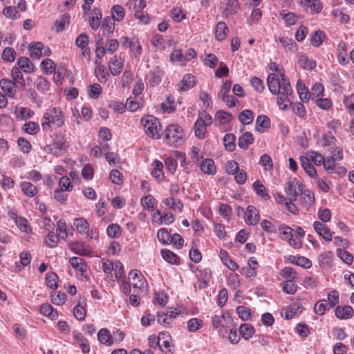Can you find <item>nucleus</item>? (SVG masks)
Here are the masks:
<instances>
[{"mask_svg": "<svg viewBox=\"0 0 354 354\" xmlns=\"http://www.w3.org/2000/svg\"><path fill=\"white\" fill-rule=\"evenodd\" d=\"M267 83L270 91L274 95H287L292 92L289 80L286 78L284 73H280L279 77L274 73L269 74Z\"/></svg>", "mask_w": 354, "mask_h": 354, "instance_id": "f257e3e1", "label": "nucleus"}, {"mask_svg": "<svg viewBox=\"0 0 354 354\" xmlns=\"http://www.w3.org/2000/svg\"><path fill=\"white\" fill-rule=\"evenodd\" d=\"M51 124L57 128H62L65 124V117L61 108L53 107L44 113L41 122L42 129H50Z\"/></svg>", "mask_w": 354, "mask_h": 354, "instance_id": "f03ea898", "label": "nucleus"}, {"mask_svg": "<svg viewBox=\"0 0 354 354\" xmlns=\"http://www.w3.org/2000/svg\"><path fill=\"white\" fill-rule=\"evenodd\" d=\"M163 133V141L167 146L178 147L184 142L185 133L183 128L177 124L168 125Z\"/></svg>", "mask_w": 354, "mask_h": 354, "instance_id": "7ed1b4c3", "label": "nucleus"}, {"mask_svg": "<svg viewBox=\"0 0 354 354\" xmlns=\"http://www.w3.org/2000/svg\"><path fill=\"white\" fill-rule=\"evenodd\" d=\"M70 147L65 136L60 132L55 133L52 137V142L44 147L43 151L49 154L59 156L66 153Z\"/></svg>", "mask_w": 354, "mask_h": 354, "instance_id": "20e7f679", "label": "nucleus"}, {"mask_svg": "<svg viewBox=\"0 0 354 354\" xmlns=\"http://www.w3.org/2000/svg\"><path fill=\"white\" fill-rule=\"evenodd\" d=\"M141 123L149 137L156 140L160 138L162 134V126L157 118L151 115H145L141 118Z\"/></svg>", "mask_w": 354, "mask_h": 354, "instance_id": "39448f33", "label": "nucleus"}, {"mask_svg": "<svg viewBox=\"0 0 354 354\" xmlns=\"http://www.w3.org/2000/svg\"><path fill=\"white\" fill-rule=\"evenodd\" d=\"M213 122L212 117L206 111L199 113L194 124V133L199 139H204L207 133V127L212 125Z\"/></svg>", "mask_w": 354, "mask_h": 354, "instance_id": "423d86ee", "label": "nucleus"}, {"mask_svg": "<svg viewBox=\"0 0 354 354\" xmlns=\"http://www.w3.org/2000/svg\"><path fill=\"white\" fill-rule=\"evenodd\" d=\"M300 183L296 178L290 179L285 188V192L289 201H295L299 192L301 191Z\"/></svg>", "mask_w": 354, "mask_h": 354, "instance_id": "0eeeda50", "label": "nucleus"}, {"mask_svg": "<svg viewBox=\"0 0 354 354\" xmlns=\"http://www.w3.org/2000/svg\"><path fill=\"white\" fill-rule=\"evenodd\" d=\"M0 87L3 95L11 99H15L17 88L19 87L17 83L9 79H1L0 80Z\"/></svg>", "mask_w": 354, "mask_h": 354, "instance_id": "6e6552de", "label": "nucleus"}, {"mask_svg": "<svg viewBox=\"0 0 354 354\" xmlns=\"http://www.w3.org/2000/svg\"><path fill=\"white\" fill-rule=\"evenodd\" d=\"M260 221L259 210L253 205H249L245 213V221L248 225H256Z\"/></svg>", "mask_w": 354, "mask_h": 354, "instance_id": "1a4fd4ad", "label": "nucleus"}, {"mask_svg": "<svg viewBox=\"0 0 354 354\" xmlns=\"http://www.w3.org/2000/svg\"><path fill=\"white\" fill-rule=\"evenodd\" d=\"M315 231L326 241H331L333 239V232L330 231L326 224L319 221L313 223Z\"/></svg>", "mask_w": 354, "mask_h": 354, "instance_id": "9d476101", "label": "nucleus"}, {"mask_svg": "<svg viewBox=\"0 0 354 354\" xmlns=\"http://www.w3.org/2000/svg\"><path fill=\"white\" fill-rule=\"evenodd\" d=\"M303 307L300 304L293 303L290 306L284 308L282 310V315L286 319H292L299 316L302 312Z\"/></svg>", "mask_w": 354, "mask_h": 354, "instance_id": "9b49d317", "label": "nucleus"}, {"mask_svg": "<svg viewBox=\"0 0 354 354\" xmlns=\"http://www.w3.org/2000/svg\"><path fill=\"white\" fill-rule=\"evenodd\" d=\"M315 202L314 193L309 190H304L301 193V203L302 207L306 210L310 211Z\"/></svg>", "mask_w": 354, "mask_h": 354, "instance_id": "f8f14e48", "label": "nucleus"}, {"mask_svg": "<svg viewBox=\"0 0 354 354\" xmlns=\"http://www.w3.org/2000/svg\"><path fill=\"white\" fill-rule=\"evenodd\" d=\"M124 59L121 57L117 55L113 56L109 64V68L113 75H118L122 72L124 67Z\"/></svg>", "mask_w": 354, "mask_h": 354, "instance_id": "ddd939ff", "label": "nucleus"}, {"mask_svg": "<svg viewBox=\"0 0 354 354\" xmlns=\"http://www.w3.org/2000/svg\"><path fill=\"white\" fill-rule=\"evenodd\" d=\"M73 337L77 344L81 348L83 353H88L90 352L91 346L90 344L86 338L78 330H74L73 332Z\"/></svg>", "mask_w": 354, "mask_h": 354, "instance_id": "4468645a", "label": "nucleus"}, {"mask_svg": "<svg viewBox=\"0 0 354 354\" xmlns=\"http://www.w3.org/2000/svg\"><path fill=\"white\" fill-rule=\"evenodd\" d=\"M102 17V13L100 8H94L91 12V16L88 18V23L90 27L96 30L99 28L101 24V19Z\"/></svg>", "mask_w": 354, "mask_h": 354, "instance_id": "2eb2a0df", "label": "nucleus"}, {"mask_svg": "<svg viewBox=\"0 0 354 354\" xmlns=\"http://www.w3.org/2000/svg\"><path fill=\"white\" fill-rule=\"evenodd\" d=\"M86 301L85 298H80L73 309L74 316L77 320L83 321L85 319L86 315Z\"/></svg>", "mask_w": 354, "mask_h": 354, "instance_id": "dca6fc26", "label": "nucleus"}, {"mask_svg": "<svg viewBox=\"0 0 354 354\" xmlns=\"http://www.w3.org/2000/svg\"><path fill=\"white\" fill-rule=\"evenodd\" d=\"M115 27V23L113 18L109 16L104 17L101 26L102 35L108 37H111L113 35Z\"/></svg>", "mask_w": 354, "mask_h": 354, "instance_id": "f3484780", "label": "nucleus"}, {"mask_svg": "<svg viewBox=\"0 0 354 354\" xmlns=\"http://www.w3.org/2000/svg\"><path fill=\"white\" fill-rule=\"evenodd\" d=\"M151 166L153 167L151 174L158 182L161 183L165 178L163 172V164L158 160H155Z\"/></svg>", "mask_w": 354, "mask_h": 354, "instance_id": "a211bd4d", "label": "nucleus"}, {"mask_svg": "<svg viewBox=\"0 0 354 354\" xmlns=\"http://www.w3.org/2000/svg\"><path fill=\"white\" fill-rule=\"evenodd\" d=\"M176 196H169L163 200V203L170 209L180 213L183 210L184 205L179 199H176Z\"/></svg>", "mask_w": 354, "mask_h": 354, "instance_id": "6ab92c4d", "label": "nucleus"}, {"mask_svg": "<svg viewBox=\"0 0 354 354\" xmlns=\"http://www.w3.org/2000/svg\"><path fill=\"white\" fill-rule=\"evenodd\" d=\"M69 262L71 266L80 272L81 274L83 276L86 272L88 269V266L85 261V260L81 257H73L69 259Z\"/></svg>", "mask_w": 354, "mask_h": 354, "instance_id": "aec40b11", "label": "nucleus"}, {"mask_svg": "<svg viewBox=\"0 0 354 354\" xmlns=\"http://www.w3.org/2000/svg\"><path fill=\"white\" fill-rule=\"evenodd\" d=\"M219 255L222 262L232 271H236L239 269V265L231 259L229 253L224 249H221Z\"/></svg>", "mask_w": 354, "mask_h": 354, "instance_id": "412c9836", "label": "nucleus"}, {"mask_svg": "<svg viewBox=\"0 0 354 354\" xmlns=\"http://www.w3.org/2000/svg\"><path fill=\"white\" fill-rule=\"evenodd\" d=\"M335 314L338 319H348L353 316L354 310L350 306H337L335 310Z\"/></svg>", "mask_w": 354, "mask_h": 354, "instance_id": "4be33fe9", "label": "nucleus"}, {"mask_svg": "<svg viewBox=\"0 0 354 354\" xmlns=\"http://www.w3.org/2000/svg\"><path fill=\"white\" fill-rule=\"evenodd\" d=\"M240 7L239 0H226V5L223 15L225 17H228L231 15H235Z\"/></svg>", "mask_w": 354, "mask_h": 354, "instance_id": "5701e85b", "label": "nucleus"}, {"mask_svg": "<svg viewBox=\"0 0 354 354\" xmlns=\"http://www.w3.org/2000/svg\"><path fill=\"white\" fill-rule=\"evenodd\" d=\"M40 313L45 317H49L52 320L57 319L59 317V313L56 309H54L53 306L46 303L43 304L40 306Z\"/></svg>", "mask_w": 354, "mask_h": 354, "instance_id": "b1692460", "label": "nucleus"}, {"mask_svg": "<svg viewBox=\"0 0 354 354\" xmlns=\"http://www.w3.org/2000/svg\"><path fill=\"white\" fill-rule=\"evenodd\" d=\"M201 170L206 174L214 175L216 172L214 161L210 158L204 159L200 165Z\"/></svg>", "mask_w": 354, "mask_h": 354, "instance_id": "393cba45", "label": "nucleus"}, {"mask_svg": "<svg viewBox=\"0 0 354 354\" xmlns=\"http://www.w3.org/2000/svg\"><path fill=\"white\" fill-rule=\"evenodd\" d=\"M140 203L145 209L152 212L155 209L158 201L153 196L148 194L141 198Z\"/></svg>", "mask_w": 354, "mask_h": 354, "instance_id": "a878e982", "label": "nucleus"}, {"mask_svg": "<svg viewBox=\"0 0 354 354\" xmlns=\"http://www.w3.org/2000/svg\"><path fill=\"white\" fill-rule=\"evenodd\" d=\"M160 254L163 259L167 262L174 265H178L180 263V257L171 250L162 249Z\"/></svg>", "mask_w": 354, "mask_h": 354, "instance_id": "bb28decb", "label": "nucleus"}, {"mask_svg": "<svg viewBox=\"0 0 354 354\" xmlns=\"http://www.w3.org/2000/svg\"><path fill=\"white\" fill-rule=\"evenodd\" d=\"M270 120L265 115H260L256 120V129L260 133H264L270 128Z\"/></svg>", "mask_w": 354, "mask_h": 354, "instance_id": "cd10ccee", "label": "nucleus"}, {"mask_svg": "<svg viewBox=\"0 0 354 354\" xmlns=\"http://www.w3.org/2000/svg\"><path fill=\"white\" fill-rule=\"evenodd\" d=\"M228 28L225 22H218L215 28L214 35L215 37L218 41L224 40L228 33Z\"/></svg>", "mask_w": 354, "mask_h": 354, "instance_id": "c85d7f7f", "label": "nucleus"}, {"mask_svg": "<svg viewBox=\"0 0 354 354\" xmlns=\"http://www.w3.org/2000/svg\"><path fill=\"white\" fill-rule=\"evenodd\" d=\"M195 84V77L191 74H187L183 77L180 82L179 90L180 91H187L193 88Z\"/></svg>", "mask_w": 354, "mask_h": 354, "instance_id": "c756f323", "label": "nucleus"}, {"mask_svg": "<svg viewBox=\"0 0 354 354\" xmlns=\"http://www.w3.org/2000/svg\"><path fill=\"white\" fill-rule=\"evenodd\" d=\"M98 341L106 346H111L113 343L110 331L107 328H102L97 333Z\"/></svg>", "mask_w": 354, "mask_h": 354, "instance_id": "7c9ffc66", "label": "nucleus"}, {"mask_svg": "<svg viewBox=\"0 0 354 354\" xmlns=\"http://www.w3.org/2000/svg\"><path fill=\"white\" fill-rule=\"evenodd\" d=\"M71 21V16L68 13H64L55 22V28L57 32L64 30L68 26Z\"/></svg>", "mask_w": 354, "mask_h": 354, "instance_id": "2f4dec72", "label": "nucleus"}, {"mask_svg": "<svg viewBox=\"0 0 354 354\" xmlns=\"http://www.w3.org/2000/svg\"><path fill=\"white\" fill-rule=\"evenodd\" d=\"M17 64L19 66L18 68L25 73H30L35 70L34 64L28 57H20L18 59Z\"/></svg>", "mask_w": 354, "mask_h": 354, "instance_id": "473e14b6", "label": "nucleus"}, {"mask_svg": "<svg viewBox=\"0 0 354 354\" xmlns=\"http://www.w3.org/2000/svg\"><path fill=\"white\" fill-rule=\"evenodd\" d=\"M276 41H279L285 50H289L295 53L297 50V44L292 39L288 37H279L276 39Z\"/></svg>", "mask_w": 354, "mask_h": 354, "instance_id": "72a5a7b5", "label": "nucleus"}, {"mask_svg": "<svg viewBox=\"0 0 354 354\" xmlns=\"http://www.w3.org/2000/svg\"><path fill=\"white\" fill-rule=\"evenodd\" d=\"M11 77L12 78V81L15 83H17L19 87H21L22 89L24 88L26 82L20 68L15 66L13 67L11 70Z\"/></svg>", "mask_w": 354, "mask_h": 354, "instance_id": "f704fd0d", "label": "nucleus"}, {"mask_svg": "<svg viewBox=\"0 0 354 354\" xmlns=\"http://www.w3.org/2000/svg\"><path fill=\"white\" fill-rule=\"evenodd\" d=\"M240 335L246 340L250 339L255 333V328L250 324H243L239 326Z\"/></svg>", "mask_w": 354, "mask_h": 354, "instance_id": "c9c22d12", "label": "nucleus"}, {"mask_svg": "<svg viewBox=\"0 0 354 354\" xmlns=\"http://www.w3.org/2000/svg\"><path fill=\"white\" fill-rule=\"evenodd\" d=\"M254 142V137L251 132H245L239 138L238 145L242 149H247Z\"/></svg>", "mask_w": 354, "mask_h": 354, "instance_id": "e433bc0d", "label": "nucleus"}, {"mask_svg": "<svg viewBox=\"0 0 354 354\" xmlns=\"http://www.w3.org/2000/svg\"><path fill=\"white\" fill-rule=\"evenodd\" d=\"M297 89L300 100L304 102H307L310 100V92L308 88L301 80H298L297 83Z\"/></svg>", "mask_w": 354, "mask_h": 354, "instance_id": "4c0bfd02", "label": "nucleus"}, {"mask_svg": "<svg viewBox=\"0 0 354 354\" xmlns=\"http://www.w3.org/2000/svg\"><path fill=\"white\" fill-rule=\"evenodd\" d=\"M44 44L41 42L31 43L28 46V50L32 58L39 59L42 55V49Z\"/></svg>", "mask_w": 354, "mask_h": 354, "instance_id": "58836bf2", "label": "nucleus"}, {"mask_svg": "<svg viewBox=\"0 0 354 354\" xmlns=\"http://www.w3.org/2000/svg\"><path fill=\"white\" fill-rule=\"evenodd\" d=\"M301 162L302 167L311 178L317 177V171L308 158L301 157Z\"/></svg>", "mask_w": 354, "mask_h": 354, "instance_id": "ea45409f", "label": "nucleus"}, {"mask_svg": "<svg viewBox=\"0 0 354 354\" xmlns=\"http://www.w3.org/2000/svg\"><path fill=\"white\" fill-rule=\"evenodd\" d=\"M337 60L338 62L342 65H346L348 63V60L346 58V44L345 42L341 41L337 45Z\"/></svg>", "mask_w": 354, "mask_h": 354, "instance_id": "a19ab883", "label": "nucleus"}, {"mask_svg": "<svg viewBox=\"0 0 354 354\" xmlns=\"http://www.w3.org/2000/svg\"><path fill=\"white\" fill-rule=\"evenodd\" d=\"M304 6L310 10L313 14H319L323 9V5L320 0H304Z\"/></svg>", "mask_w": 354, "mask_h": 354, "instance_id": "79ce46f5", "label": "nucleus"}, {"mask_svg": "<svg viewBox=\"0 0 354 354\" xmlns=\"http://www.w3.org/2000/svg\"><path fill=\"white\" fill-rule=\"evenodd\" d=\"M111 18L115 21H121L125 17V10L121 5H115L111 9Z\"/></svg>", "mask_w": 354, "mask_h": 354, "instance_id": "37998d69", "label": "nucleus"}, {"mask_svg": "<svg viewBox=\"0 0 354 354\" xmlns=\"http://www.w3.org/2000/svg\"><path fill=\"white\" fill-rule=\"evenodd\" d=\"M19 186L24 194L28 197H33L37 193V187L31 183L24 181Z\"/></svg>", "mask_w": 354, "mask_h": 354, "instance_id": "c03bdc74", "label": "nucleus"}, {"mask_svg": "<svg viewBox=\"0 0 354 354\" xmlns=\"http://www.w3.org/2000/svg\"><path fill=\"white\" fill-rule=\"evenodd\" d=\"M326 37V35L324 31L322 30H316L314 32L312 33L310 36V44L314 47H319L320 46Z\"/></svg>", "mask_w": 354, "mask_h": 354, "instance_id": "a18cd8bd", "label": "nucleus"}, {"mask_svg": "<svg viewBox=\"0 0 354 354\" xmlns=\"http://www.w3.org/2000/svg\"><path fill=\"white\" fill-rule=\"evenodd\" d=\"M253 189L255 191L257 195L261 197L262 199L267 201L270 198V196L266 192L265 186L259 180H256L253 183Z\"/></svg>", "mask_w": 354, "mask_h": 354, "instance_id": "49530a36", "label": "nucleus"}, {"mask_svg": "<svg viewBox=\"0 0 354 354\" xmlns=\"http://www.w3.org/2000/svg\"><path fill=\"white\" fill-rule=\"evenodd\" d=\"M236 136L233 133H227L223 138V145L225 149L228 151H234L236 148Z\"/></svg>", "mask_w": 354, "mask_h": 354, "instance_id": "de8ad7c7", "label": "nucleus"}, {"mask_svg": "<svg viewBox=\"0 0 354 354\" xmlns=\"http://www.w3.org/2000/svg\"><path fill=\"white\" fill-rule=\"evenodd\" d=\"M74 225L75 226L77 231L80 234L87 233L88 232L89 224L83 217L75 219Z\"/></svg>", "mask_w": 354, "mask_h": 354, "instance_id": "09e8293b", "label": "nucleus"}, {"mask_svg": "<svg viewBox=\"0 0 354 354\" xmlns=\"http://www.w3.org/2000/svg\"><path fill=\"white\" fill-rule=\"evenodd\" d=\"M223 320L227 321V319H231V317L229 313H225L221 315H215L212 317V327L215 329L219 328L221 327H223L222 322Z\"/></svg>", "mask_w": 354, "mask_h": 354, "instance_id": "8fccbe9b", "label": "nucleus"}, {"mask_svg": "<svg viewBox=\"0 0 354 354\" xmlns=\"http://www.w3.org/2000/svg\"><path fill=\"white\" fill-rule=\"evenodd\" d=\"M239 120L243 124H250L254 120L253 111L249 109L243 110L239 113Z\"/></svg>", "mask_w": 354, "mask_h": 354, "instance_id": "3c124183", "label": "nucleus"}, {"mask_svg": "<svg viewBox=\"0 0 354 354\" xmlns=\"http://www.w3.org/2000/svg\"><path fill=\"white\" fill-rule=\"evenodd\" d=\"M324 93V87L322 83L316 82L311 88L310 93V98L316 100L319 97H322Z\"/></svg>", "mask_w": 354, "mask_h": 354, "instance_id": "603ef678", "label": "nucleus"}, {"mask_svg": "<svg viewBox=\"0 0 354 354\" xmlns=\"http://www.w3.org/2000/svg\"><path fill=\"white\" fill-rule=\"evenodd\" d=\"M40 127L36 122H28L22 126V130L30 135H35L39 131Z\"/></svg>", "mask_w": 354, "mask_h": 354, "instance_id": "864d4df0", "label": "nucleus"}, {"mask_svg": "<svg viewBox=\"0 0 354 354\" xmlns=\"http://www.w3.org/2000/svg\"><path fill=\"white\" fill-rule=\"evenodd\" d=\"M140 99H138L137 97H129L125 103V108L129 111H136L140 105Z\"/></svg>", "mask_w": 354, "mask_h": 354, "instance_id": "5fc2aeb1", "label": "nucleus"}, {"mask_svg": "<svg viewBox=\"0 0 354 354\" xmlns=\"http://www.w3.org/2000/svg\"><path fill=\"white\" fill-rule=\"evenodd\" d=\"M299 64L304 69H313L316 67V62L309 59L304 54L299 55Z\"/></svg>", "mask_w": 354, "mask_h": 354, "instance_id": "6e6d98bb", "label": "nucleus"}, {"mask_svg": "<svg viewBox=\"0 0 354 354\" xmlns=\"http://www.w3.org/2000/svg\"><path fill=\"white\" fill-rule=\"evenodd\" d=\"M67 296L64 292H54L50 293L51 301L57 306L63 305L66 301Z\"/></svg>", "mask_w": 354, "mask_h": 354, "instance_id": "4d7b16f0", "label": "nucleus"}, {"mask_svg": "<svg viewBox=\"0 0 354 354\" xmlns=\"http://www.w3.org/2000/svg\"><path fill=\"white\" fill-rule=\"evenodd\" d=\"M232 118V115L223 110L218 111L215 114V119L218 120L221 124H224L229 122Z\"/></svg>", "mask_w": 354, "mask_h": 354, "instance_id": "13d9d810", "label": "nucleus"}, {"mask_svg": "<svg viewBox=\"0 0 354 354\" xmlns=\"http://www.w3.org/2000/svg\"><path fill=\"white\" fill-rule=\"evenodd\" d=\"M58 277L55 272H48L46 276V283L48 288L55 290L58 288Z\"/></svg>", "mask_w": 354, "mask_h": 354, "instance_id": "bf43d9fd", "label": "nucleus"}, {"mask_svg": "<svg viewBox=\"0 0 354 354\" xmlns=\"http://www.w3.org/2000/svg\"><path fill=\"white\" fill-rule=\"evenodd\" d=\"M337 255L347 265H351L353 262V255L347 250L337 249Z\"/></svg>", "mask_w": 354, "mask_h": 354, "instance_id": "052dcab7", "label": "nucleus"}, {"mask_svg": "<svg viewBox=\"0 0 354 354\" xmlns=\"http://www.w3.org/2000/svg\"><path fill=\"white\" fill-rule=\"evenodd\" d=\"M259 164L265 171H271L273 169V162L271 156L268 154L265 153L261 156Z\"/></svg>", "mask_w": 354, "mask_h": 354, "instance_id": "680f3d73", "label": "nucleus"}, {"mask_svg": "<svg viewBox=\"0 0 354 354\" xmlns=\"http://www.w3.org/2000/svg\"><path fill=\"white\" fill-rule=\"evenodd\" d=\"M171 236V235L166 228H160L157 232V238L158 241L165 245L169 244Z\"/></svg>", "mask_w": 354, "mask_h": 354, "instance_id": "e2e57ef3", "label": "nucleus"}, {"mask_svg": "<svg viewBox=\"0 0 354 354\" xmlns=\"http://www.w3.org/2000/svg\"><path fill=\"white\" fill-rule=\"evenodd\" d=\"M203 322L198 318H192L187 322V330L189 332H196L202 328Z\"/></svg>", "mask_w": 354, "mask_h": 354, "instance_id": "0e129e2a", "label": "nucleus"}, {"mask_svg": "<svg viewBox=\"0 0 354 354\" xmlns=\"http://www.w3.org/2000/svg\"><path fill=\"white\" fill-rule=\"evenodd\" d=\"M53 80L57 85H60L62 83V81L64 78L66 68L64 66H59L55 70Z\"/></svg>", "mask_w": 354, "mask_h": 354, "instance_id": "69168bd1", "label": "nucleus"}, {"mask_svg": "<svg viewBox=\"0 0 354 354\" xmlns=\"http://www.w3.org/2000/svg\"><path fill=\"white\" fill-rule=\"evenodd\" d=\"M41 68L46 74H51L56 69V66L52 59L46 58L41 62Z\"/></svg>", "mask_w": 354, "mask_h": 354, "instance_id": "338daca9", "label": "nucleus"}, {"mask_svg": "<svg viewBox=\"0 0 354 354\" xmlns=\"http://www.w3.org/2000/svg\"><path fill=\"white\" fill-rule=\"evenodd\" d=\"M18 146L20 150L25 153H29L32 149L30 142L24 137H20L17 140Z\"/></svg>", "mask_w": 354, "mask_h": 354, "instance_id": "774afa93", "label": "nucleus"}]
</instances>
